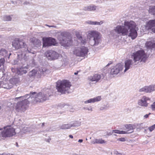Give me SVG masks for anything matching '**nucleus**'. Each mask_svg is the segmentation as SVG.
Masks as SVG:
<instances>
[{"mask_svg":"<svg viewBox=\"0 0 155 155\" xmlns=\"http://www.w3.org/2000/svg\"><path fill=\"white\" fill-rule=\"evenodd\" d=\"M58 106L60 108L64 107H65V108H68L69 106L68 105L64 104V103H61L58 104Z\"/></svg>","mask_w":155,"mask_h":155,"instance_id":"e433bc0d","label":"nucleus"},{"mask_svg":"<svg viewBox=\"0 0 155 155\" xmlns=\"http://www.w3.org/2000/svg\"><path fill=\"white\" fill-rule=\"evenodd\" d=\"M101 100V96H98L93 98H91L88 100L84 101L85 104L89 103H94L96 102H98Z\"/></svg>","mask_w":155,"mask_h":155,"instance_id":"6ab92c4d","label":"nucleus"},{"mask_svg":"<svg viewBox=\"0 0 155 155\" xmlns=\"http://www.w3.org/2000/svg\"><path fill=\"white\" fill-rule=\"evenodd\" d=\"M36 93L35 92H31L29 94H27L23 96L16 97L15 99L23 97L25 98H29L30 97L33 98V101L35 102H43L48 100L49 97L52 95L53 92L50 90H48L46 92L42 93L40 92L35 95Z\"/></svg>","mask_w":155,"mask_h":155,"instance_id":"f03ea898","label":"nucleus"},{"mask_svg":"<svg viewBox=\"0 0 155 155\" xmlns=\"http://www.w3.org/2000/svg\"><path fill=\"white\" fill-rule=\"evenodd\" d=\"M79 41L81 42V45H85L86 43L87 39L86 38L83 37Z\"/></svg>","mask_w":155,"mask_h":155,"instance_id":"c9c22d12","label":"nucleus"},{"mask_svg":"<svg viewBox=\"0 0 155 155\" xmlns=\"http://www.w3.org/2000/svg\"><path fill=\"white\" fill-rule=\"evenodd\" d=\"M61 129H70L71 127L70 124H64L60 126Z\"/></svg>","mask_w":155,"mask_h":155,"instance_id":"7c9ffc66","label":"nucleus"},{"mask_svg":"<svg viewBox=\"0 0 155 155\" xmlns=\"http://www.w3.org/2000/svg\"><path fill=\"white\" fill-rule=\"evenodd\" d=\"M4 130L0 132V136L3 137H6L13 136L15 134V129L10 126L4 127Z\"/></svg>","mask_w":155,"mask_h":155,"instance_id":"1a4fd4ad","label":"nucleus"},{"mask_svg":"<svg viewBox=\"0 0 155 155\" xmlns=\"http://www.w3.org/2000/svg\"><path fill=\"white\" fill-rule=\"evenodd\" d=\"M89 43L91 46L96 47L101 42V36L100 33L96 31H90L88 32Z\"/></svg>","mask_w":155,"mask_h":155,"instance_id":"20e7f679","label":"nucleus"},{"mask_svg":"<svg viewBox=\"0 0 155 155\" xmlns=\"http://www.w3.org/2000/svg\"><path fill=\"white\" fill-rule=\"evenodd\" d=\"M155 49V43H153L152 45L151 48L150 49Z\"/></svg>","mask_w":155,"mask_h":155,"instance_id":"3c124183","label":"nucleus"},{"mask_svg":"<svg viewBox=\"0 0 155 155\" xmlns=\"http://www.w3.org/2000/svg\"><path fill=\"white\" fill-rule=\"evenodd\" d=\"M114 135L115 136H117V135L116 134H114Z\"/></svg>","mask_w":155,"mask_h":155,"instance_id":"338daca9","label":"nucleus"},{"mask_svg":"<svg viewBox=\"0 0 155 155\" xmlns=\"http://www.w3.org/2000/svg\"><path fill=\"white\" fill-rule=\"evenodd\" d=\"M131 58L134 62L137 61L145 62L147 55L143 50H140L133 53L131 55Z\"/></svg>","mask_w":155,"mask_h":155,"instance_id":"6e6552de","label":"nucleus"},{"mask_svg":"<svg viewBox=\"0 0 155 155\" xmlns=\"http://www.w3.org/2000/svg\"><path fill=\"white\" fill-rule=\"evenodd\" d=\"M19 81L18 78H13L10 80V83L12 84H15Z\"/></svg>","mask_w":155,"mask_h":155,"instance_id":"c85d7f7f","label":"nucleus"},{"mask_svg":"<svg viewBox=\"0 0 155 155\" xmlns=\"http://www.w3.org/2000/svg\"><path fill=\"white\" fill-rule=\"evenodd\" d=\"M83 140L82 139H79L78 140V142L81 143L83 142Z\"/></svg>","mask_w":155,"mask_h":155,"instance_id":"6e6d98bb","label":"nucleus"},{"mask_svg":"<svg viewBox=\"0 0 155 155\" xmlns=\"http://www.w3.org/2000/svg\"><path fill=\"white\" fill-rule=\"evenodd\" d=\"M37 72V71L36 70L33 69L29 73L28 75L30 77H33L35 76Z\"/></svg>","mask_w":155,"mask_h":155,"instance_id":"2f4dec72","label":"nucleus"},{"mask_svg":"<svg viewBox=\"0 0 155 155\" xmlns=\"http://www.w3.org/2000/svg\"><path fill=\"white\" fill-rule=\"evenodd\" d=\"M11 2H12V3L13 4H15V3H14V2L13 1H11Z\"/></svg>","mask_w":155,"mask_h":155,"instance_id":"e2e57ef3","label":"nucleus"},{"mask_svg":"<svg viewBox=\"0 0 155 155\" xmlns=\"http://www.w3.org/2000/svg\"><path fill=\"white\" fill-rule=\"evenodd\" d=\"M123 66L120 64H116L115 66L111 67L109 71L110 74L114 76L118 74L120 71H122Z\"/></svg>","mask_w":155,"mask_h":155,"instance_id":"ddd939ff","label":"nucleus"},{"mask_svg":"<svg viewBox=\"0 0 155 155\" xmlns=\"http://www.w3.org/2000/svg\"><path fill=\"white\" fill-rule=\"evenodd\" d=\"M11 54L10 52L8 54V51L5 48H2L0 50V56L9 58Z\"/></svg>","mask_w":155,"mask_h":155,"instance_id":"aec40b11","label":"nucleus"},{"mask_svg":"<svg viewBox=\"0 0 155 155\" xmlns=\"http://www.w3.org/2000/svg\"><path fill=\"white\" fill-rule=\"evenodd\" d=\"M12 19V17L10 15H5L2 17V20L4 21H9Z\"/></svg>","mask_w":155,"mask_h":155,"instance_id":"473e14b6","label":"nucleus"},{"mask_svg":"<svg viewBox=\"0 0 155 155\" xmlns=\"http://www.w3.org/2000/svg\"><path fill=\"white\" fill-rule=\"evenodd\" d=\"M114 154L117 155H122L121 153H119L117 151H116L114 152Z\"/></svg>","mask_w":155,"mask_h":155,"instance_id":"09e8293b","label":"nucleus"},{"mask_svg":"<svg viewBox=\"0 0 155 155\" xmlns=\"http://www.w3.org/2000/svg\"><path fill=\"white\" fill-rule=\"evenodd\" d=\"M106 141L101 138L100 139H95L94 140L91 142V143L93 144H103L106 143Z\"/></svg>","mask_w":155,"mask_h":155,"instance_id":"5701e85b","label":"nucleus"},{"mask_svg":"<svg viewBox=\"0 0 155 155\" xmlns=\"http://www.w3.org/2000/svg\"><path fill=\"white\" fill-rule=\"evenodd\" d=\"M71 85V82L67 80H58L56 82V87L58 91L61 94L68 93Z\"/></svg>","mask_w":155,"mask_h":155,"instance_id":"39448f33","label":"nucleus"},{"mask_svg":"<svg viewBox=\"0 0 155 155\" xmlns=\"http://www.w3.org/2000/svg\"><path fill=\"white\" fill-rule=\"evenodd\" d=\"M81 123L79 121H75L73 123H71L70 124L71 127H78L81 125Z\"/></svg>","mask_w":155,"mask_h":155,"instance_id":"c756f323","label":"nucleus"},{"mask_svg":"<svg viewBox=\"0 0 155 155\" xmlns=\"http://www.w3.org/2000/svg\"><path fill=\"white\" fill-rule=\"evenodd\" d=\"M76 36L79 41L80 40L83 38L82 36L79 34H77Z\"/></svg>","mask_w":155,"mask_h":155,"instance_id":"49530a36","label":"nucleus"},{"mask_svg":"<svg viewBox=\"0 0 155 155\" xmlns=\"http://www.w3.org/2000/svg\"><path fill=\"white\" fill-rule=\"evenodd\" d=\"M102 75L101 74H94L93 76L88 77V79L89 80L92 81H98L101 78Z\"/></svg>","mask_w":155,"mask_h":155,"instance_id":"f3484780","label":"nucleus"},{"mask_svg":"<svg viewBox=\"0 0 155 155\" xmlns=\"http://www.w3.org/2000/svg\"><path fill=\"white\" fill-rule=\"evenodd\" d=\"M78 71H77V72H75V73H74V74L75 75H77V74H78Z\"/></svg>","mask_w":155,"mask_h":155,"instance_id":"052dcab7","label":"nucleus"},{"mask_svg":"<svg viewBox=\"0 0 155 155\" xmlns=\"http://www.w3.org/2000/svg\"><path fill=\"white\" fill-rule=\"evenodd\" d=\"M143 123H141V124H136V126L138 127H139L140 128H141L142 129L144 127H143Z\"/></svg>","mask_w":155,"mask_h":155,"instance_id":"37998d69","label":"nucleus"},{"mask_svg":"<svg viewBox=\"0 0 155 155\" xmlns=\"http://www.w3.org/2000/svg\"><path fill=\"white\" fill-rule=\"evenodd\" d=\"M138 29L136 24L133 21H125L124 25H117L114 30L118 34L123 36L127 35L128 34V30H129V36L131 37L132 39H134L137 36V31Z\"/></svg>","mask_w":155,"mask_h":155,"instance_id":"f257e3e1","label":"nucleus"},{"mask_svg":"<svg viewBox=\"0 0 155 155\" xmlns=\"http://www.w3.org/2000/svg\"><path fill=\"white\" fill-rule=\"evenodd\" d=\"M1 155H13V154H10L8 153H7V154L3 153V154H1Z\"/></svg>","mask_w":155,"mask_h":155,"instance_id":"5fc2aeb1","label":"nucleus"},{"mask_svg":"<svg viewBox=\"0 0 155 155\" xmlns=\"http://www.w3.org/2000/svg\"><path fill=\"white\" fill-rule=\"evenodd\" d=\"M151 107L152 110H155V102L151 105Z\"/></svg>","mask_w":155,"mask_h":155,"instance_id":"c03bdc74","label":"nucleus"},{"mask_svg":"<svg viewBox=\"0 0 155 155\" xmlns=\"http://www.w3.org/2000/svg\"><path fill=\"white\" fill-rule=\"evenodd\" d=\"M148 12L150 14L155 16V5L153 6H150Z\"/></svg>","mask_w":155,"mask_h":155,"instance_id":"bb28decb","label":"nucleus"},{"mask_svg":"<svg viewBox=\"0 0 155 155\" xmlns=\"http://www.w3.org/2000/svg\"><path fill=\"white\" fill-rule=\"evenodd\" d=\"M131 132H126L125 131L123 130H112V133L116 134H126L130 133Z\"/></svg>","mask_w":155,"mask_h":155,"instance_id":"cd10ccee","label":"nucleus"},{"mask_svg":"<svg viewBox=\"0 0 155 155\" xmlns=\"http://www.w3.org/2000/svg\"><path fill=\"white\" fill-rule=\"evenodd\" d=\"M117 140L120 141L124 142L126 141V139L125 138L123 137L118 138L117 139Z\"/></svg>","mask_w":155,"mask_h":155,"instance_id":"a18cd8bd","label":"nucleus"},{"mask_svg":"<svg viewBox=\"0 0 155 155\" xmlns=\"http://www.w3.org/2000/svg\"><path fill=\"white\" fill-rule=\"evenodd\" d=\"M124 63L125 69L124 72H125L132 67L133 64V61L131 59H128L125 61Z\"/></svg>","mask_w":155,"mask_h":155,"instance_id":"a211bd4d","label":"nucleus"},{"mask_svg":"<svg viewBox=\"0 0 155 155\" xmlns=\"http://www.w3.org/2000/svg\"><path fill=\"white\" fill-rule=\"evenodd\" d=\"M84 110H88L89 111H93L92 107L91 106H90L89 107H84Z\"/></svg>","mask_w":155,"mask_h":155,"instance_id":"ea45409f","label":"nucleus"},{"mask_svg":"<svg viewBox=\"0 0 155 155\" xmlns=\"http://www.w3.org/2000/svg\"><path fill=\"white\" fill-rule=\"evenodd\" d=\"M43 47L55 45L57 44L56 40L51 37L44 38L43 39Z\"/></svg>","mask_w":155,"mask_h":155,"instance_id":"f8f14e48","label":"nucleus"},{"mask_svg":"<svg viewBox=\"0 0 155 155\" xmlns=\"http://www.w3.org/2000/svg\"><path fill=\"white\" fill-rule=\"evenodd\" d=\"M27 127H24L23 129H25V130H26L27 129Z\"/></svg>","mask_w":155,"mask_h":155,"instance_id":"0e129e2a","label":"nucleus"},{"mask_svg":"<svg viewBox=\"0 0 155 155\" xmlns=\"http://www.w3.org/2000/svg\"><path fill=\"white\" fill-rule=\"evenodd\" d=\"M152 31L154 33H155V28H152Z\"/></svg>","mask_w":155,"mask_h":155,"instance_id":"4d7b16f0","label":"nucleus"},{"mask_svg":"<svg viewBox=\"0 0 155 155\" xmlns=\"http://www.w3.org/2000/svg\"><path fill=\"white\" fill-rule=\"evenodd\" d=\"M109 107V106L108 104L104 105L102 106L101 107L100 110H107Z\"/></svg>","mask_w":155,"mask_h":155,"instance_id":"72a5a7b5","label":"nucleus"},{"mask_svg":"<svg viewBox=\"0 0 155 155\" xmlns=\"http://www.w3.org/2000/svg\"><path fill=\"white\" fill-rule=\"evenodd\" d=\"M112 63L111 62L110 63H109L107 64V65L106 67H108L109 66L110 64H111Z\"/></svg>","mask_w":155,"mask_h":155,"instance_id":"13d9d810","label":"nucleus"},{"mask_svg":"<svg viewBox=\"0 0 155 155\" xmlns=\"http://www.w3.org/2000/svg\"><path fill=\"white\" fill-rule=\"evenodd\" d=\"M44 125H45V123H43L42 124V125H41L42 127H43L44 126Z\"/></svg>","mask_w":155,"mask_h":155,"instance_id":"680f3d73","label":"nucleus"},{"mask_svg":"<svg viewBox=\"0 0 155 155\" xmlns=\"http://www.w3.org/2000/svg\"><path fill=\"white\" fill-rule=\"evenodd\" d=\"M147 2L149 4L155 3V0H148Z\"/></svg>","mask_w":155,"mask_h":155,"instance_id":"de8ad7c7","label":"nucleus"},{"mask_svg":"<svg viewBox=\"0 0 155 155\" xmlns=\"http://www.w3.org/2000/svg\"><path fill=\"white\" fill-rule=\"evenodd\" d=\"M58 39L62 46L68 47L71 46L72 44L71 37L69 36L68 32L64 31L62 32L58 36Z\"/></svg>","mask_w":155,"mask_h":155,"instance_id":"423d86ee","label":"nucleus"},{"mask_svg":"<svg viewBox=\"0 0 155 155\" xmlns=\"http://www.w3.org/2000/svg\"><path fill=\"white\" fill-rule=\"evenodd\" d=\"M12 45L15 49H19L20 48L23 49V52L27 53H34L31 52V49H28L27 45L25 44L23 40L19 38H15L12 42Z\"/></svg>","mask_w":155,"mask_h":155,"instance_id":"0eeeda50","label":"nucleus"},{"mask_svg":"<svg viewBox=\"0 0 155 155\" xmlns=\"http://www.w3.org/2000/svg\"><path fill=\"white\" fill-rule=\"evenodd\" d=\"M134 125L131 124H126L125 125V127L126 128L127 131H125L126 132H131L130 133L132 132L133 131V129L134 128Z\"/></svg>","mask_w":155,"mask_h":155,"instance_id":"393cba45","label":"nucleus"},{"mask_svg":"<svg viewBox=\"0 0 155 155\" xmlns=\"http://www.w3.org/2000/svg\"><path fill=\"white\" fill-rule=\"evenodd\" d=\"M103 23V21H101L100 22L98 21H94V25H100Z\"/></svg>","mask_w":155,"mask_h":155,"instance_id":"58836bf2","label":"nucleus"},{"mask_svg":"<svg viewBox=\"0 0 155 155\" xmlns=\"http://www.w3.org/2000/svg\"><path fill=\"white\" fill-rule=\"evenodd\" d=\"M18 58L14 60V64L19 65L21 66L20 68H18L17 71V75H21L27 72L26 70L28 68V66L26 62L27 56L25 53H19L18 54Z\"/></svg>","mask_w":155,"mask_h":155,"instance_id":"7ed1b4c3","label":"nucleus"},{"mask_svg":"<svg viewBox=\"0 0 155 155\" xmlns=\"http://www.w3.org/2000/svg\"><path fill=\"white\" fill-rule=\"evenodd\" d=\"M11 70L13 72L15 73V75H17V71H18V68H11Z\"/></svg>","mask_w":155,"mask_h":155,"instance_id":"4c0bfd02","label":"nucleus"},{"mask_svg":"<svg viewBox=\"0 0 155 155\" xmlns=\"http://www.w3.org/2000/svg\"><path fill=\"white\" fill-rule=\"evenodd\" d=\"M45 55L48 59L51 60L56 59L59 56V54L53 50L48 51L46 52Z\"/></svg>","mask_w":155,"mask_h":155,"instance_id":"4468645a","label":"nucleus"},{"mask_svg":"<svg viewBox=\"0 0 155 155\" xmlns=\"http://www.w3.org/2000/svg\"><path fill=\"white\" fill-rule=\"evenodd\" d=\"M155 128L154 126V125H152L150 127H149L148 128V129L150 132H152L154 129Z\"/></svg>","mask_w":155,"mask_h":155,"instance_id":"a19ab883","label":"nucleus"},{"mask_svg":"<svg viewBox=\"0 0 155 155\" xmlns=\"http://www.w3.org/2000/svg\"><path fill=\"white\" fill-rule=\"evenodd\" d=\"M86 23L89 25H94V21L88 20L86 21Z\"/></svg>","mask_w":155,"mask_h":155,"instance_id":"79ce46f5","label":"nucleus"},{"mask_svg":"<svg viewBox=\"0 0 155 155\" xmlns=\"http://www.w3.org/2000/svg\"><path fill=\"white\" fill-rule=\"evenodd\" d=\"M147 27L148 29H152L155 27V19L151 20L149 21L147 25Z\"/></svg>","mask_w":155,"mask_h":155,"instance_id":"b1692460","label":"nucleus"},{"mask_svg":"<svg viewBox=\"0 0 155 155\" xmlns=\"http://www.w3.org/2000/svg\"><path fill=\"white\" fill-rule=\"evenodd\" d=\"M49 72L46 68H39L38 71V73H40L41 75H45Z\"/></svg>","mask_w":155,"mask_h":155,"instance_id":"a878e982","label":"nucleus"},{"mask_svg":"<svg viewBox=\"0 0 155 155\" xmlns=\"http://www.w3.org/2000/svg\"><path fill=\"white\" fill-rule=\"evenodd\" d=\"M150 100V99L149 98L144 96L141 99L138 100L137 104L141 106L147 107L148 104L147 101Z\"/></svg>","mask_w":155,"mask_h":155,"instance_id":"2eb2a0df","label":"nucleus"},{"mask_svg":"<svg viewBox=\"0 0 155 155\" xmlns=\"http://www.w3.org/2000/svg\"><path fill=\"white\" fill-rule=\"evenodd\" d=\"M5 62L4 58H1L0 59V71H2V74H4V72L5 71V68L4 67V64Z\"/></svg>","mask_w":155,"mask_h":155,"instance_id":"4be33fe9","label":"nucleus"},{"mask_svg":"<svg viewBox=\"0 0 155 155\" xmlns=\"http://www.w3.org/2000/svg\"><path fill=\"white\" fill-rule=\"evenodd\" d=\"M155 90V84L149 86H146L140 89L139 91L145 92L146 93H150Z\"/></svg>","mask_w":155,"mask_h":155,"instance_id":"dca6fc26","label":"nucleus"},{"mask_svg":"<svg viewBox=\"0 0 155 155\" xmlns=\"http://www.w3.org/2000/svg\"><path fill=\"white\" fill-rule=\"evenodd\" d=\"M151 114L150 113H149L148 114H146L144 116V118H147L149 117V115H150Z\"/></svg>","mask_w":155,"mask_h":155,"instance_id":"8fccbe9b","label":"nucleus"},{"mask_svg":"<svg viewBox=\"0 0 155 155\" xmlns=\"http://www.w3.org/2000/svg\"><path fill=\"white\" fill-rule=\"evenodd\" d=\"M113 133H112V132H106V134L108 136H110Z\"/></svg>","mask_w":155,"mask_h":155,"instance_id":"603ef678","label":"nucleus"},{"mask_svg":"<svg viewBox=\"0 0 155 155\" xmlns=\"http://www.w3.org/2000/svg\"><path fill=\"white\" fill-rule=\"evenodd\" d=\"M29 103L28 100L26 99H24L22 101L18 102L16 106V109L18 112H24L25 110L27 105Z\"/></svg>","mask_w":155,"mask_h":155,"instance_id":"9b49d317","label":"nucleus"},{"mask_svg":"<svg viewBox=\"0 0 155 155\" xmlns=\"http://www.w3.org/2000/svg\"><path fill=\"white\" fill-rule=\"evenodd\" d=\"M29 3L28 2H25L23 3V4L24 5H28L29 4Z\"/></svg>","mask_w":155,"mask_h":155,"instance_id":"864d4df0","label":"nucleus"},{"mask_svg":"<svg viewBox=\"0 0 155 155\" xmlns=\"http://www.w3.org/2000/svg\"><path fill=\"white\" fill-rule=\"evenodd\" d=\"M155 128V124H153Z\"/></svg>","mask_w":155,"mask_h":155,"instance_id":"774afa93","label":"nucleus"},{"mask_svg":"<svg viewBox=\"0 0 155 155\" xmlns=\"http://www.w3.org/2000/svg\"><path fill=\"white\" fill-rule=\"evenodd\" d=\"M69 137L70 138H73V136L72 135H69Z\"/></svg>","mask_w":155,"mask_h":155,"instance_id":"bf43d9fd","label":"nucleus"},{"mask_svg":"<svg viewBox=\"0 0 155 155\" xmlns=\"http://www.w3.org/2000/svg\"><path fill=\"white\" fill-rule=\"evenodd\" d=\"M97 7V6L95 5L91 4L88 6L84 7L83 9L86 11H93L96 9Z\"/></svg>","mask_w":155,"mask_h":155,"instance_id":"412c9836","label":"nucleus"},{"mask_svg":"<svg viewBox=\"0 0 155 155\" xmlns=\"http://www.w3.org/2000/svg\"><path fill=\"white\" fill-rule=\"evenodd\" d=\"M3 129V128H0V131L2 130Z\"/></svg>","mask_w":155,"mask_h":155,"instance_id":"69168bd1","label":"nucleus"},{"mask_svg":"<svg viewBox=\"0 0 155 155\" xmlns=\"http://www.w3.org/2000/svg\"><path fill=\"white\" fill-rule=\"evenodd\" d=\"M153 43L151 41H147L146 43V46L148 49H150Z\"/></svg>","mask_w":155,"mask_h":155,"instance_id":"f704fd0d","label":"nucleus"},{"mask_svg":"<svg viewBox=\"0 0 155 155\" xmlns=\"http://www.w3.org/2000/svg\"><path fill=\"white\" fill-rule=\"evenodd\" d=\"M88 52V49L87 47L81 46L75 48L73 51V53L77 56L84 57L87 54Z\"/></svg>","mask_w":155,"mask_h":155,"instance_id":"9d476101","label":"nucleus"}]
</instances>
